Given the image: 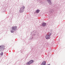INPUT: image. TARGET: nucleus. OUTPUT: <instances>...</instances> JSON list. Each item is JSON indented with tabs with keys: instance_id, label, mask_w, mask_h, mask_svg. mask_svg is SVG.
Returning a JSON list of instances; mask_svg holds the SVG:
<instances>
[{
	"instance_id": "1",
	"label": "nucleus",
	"mask_w": 65,
	"mask_h": 65,
	"mask_svg": "<svg viewBox=\"0 0 65 65\" xmlns=\"http://www.w3.org/2000/svg\"><path fill=\"white\" fill-rule=\"evenodd\" d=\"M17 26H16L12 27L11 28L12 30H11V33H13L14 31H15V30H17Z\"/></svg>"
},
{
	"instance_id": "2",
	"label": "nucleus",
	"mask_w": 65,
	"mask_h": 65,
	"mask_svg": "<svg viewBox=\"0 0 65 65\" xmlns=\"http://www.w3.org/2000/svg\"><path fill=\"white\" fill-rule=\"evenodd\" d=\"M52 35V33H48L46 36L45 38L46 39H48L50 38V36L51 35Z\"/></svg>"
},
{
	"instance_id": "3",
	"label": "nucleus",
	"mask_w": 65,
	"mask_h": 65,
	"mask_svg": "<svg viewBox=\"0 0 65 65\" xmlns=\"http://www.w3.org/2000/svg\"><path fill=\"white\" fill-rule=\"evenodd\" d=\"M34 62V61L33 60H31L30 61H29V62H28L27 63V65H30L31 64H32V63H33Z\"/></svg>"
},
{
	"instance_id": "4",
	"label": "nucleus",
	"mask_w": 65,
	"mask_h": 65,
	"mask_svg": "<svg viewBox=\"0 0 65 65\" xmlns=\"http://www.w3.org/2000/svg\"><path fill=\"white\" fill-rule=\"evenodd\" d=\"M46 62L45 61H43L41 64V65H46Z\"/></svg>"
},
{
	"instance_id": "5",
	"label": "nucleus",
	"mask_w": 65,
	"mask_h": 65,
	"mask_svg": "<svg viewBox=\"0 0 65 65\" xmlns=\"http://www.w3.org/2000/svg\"><path fill=\"white\" fill-rule=\"evenodd\" d=\"M3 48H4V47L3 46L0 47V50H1V51H2L3 50Z\"/></svg>"
},
{
	"instance_id": "6",
	"label": "nucleus",
	"mask_w": 65,
	"mask_h": 65,
	"mask_svg": "<svg viewBox=\"0 0 65 65\" xmlns=\"http://www.w3.org/2000/svg\"><path fill=\"white\" fill-rule=\"evenodd\" d=\"M42 26L44 27V26H46V23H43L42 24Z\"/></svg>"
},
{
	"instance_id": "7",
	"label": "nucleus",
	"mask_w": 65,
	"mask_h": 65,
	"mask_svg": "<svg viewBox=\"0 0 65 65\" xmlns=\"http://www.w3.org/2000/svg\"><path fill=\"white\" fill-rule=\"evenodd\" d=\"M47 1L48 2V3L50 4H51V1L50 0H47Z\"/></svg>"
},
{
	"instance_id": "8",
	"label": "nucleus",
	"mask_w": 65,
	"mask_h": 65,
	"mask_svg": "<svg viewBox=\"0 0 65 65\" xmlns=\"http://www.w3.org/2000/svg\"><path fill=\"white\" fill-rule=\"evenodd\" d=\"M24 11V10L21 9L20 10V11H21V12H23Z\"/></svg>"
},
{
	"instance_id": "9",
	"label": "nucleus",
	"mask_w": 65,
	"mask_h": 65,
	"mask_svg": "<svg viewBox=\"0 0 65 65\" xmlns=\"http://www.w3.org/2000/svg\"><path fill=\"white\" fill-rule=\"evenodd\" d=\"M39 11H40V10H37L36 11V12L37 13H38L39 12Z\"/></svg>"
},
{
	"instance_id": "10",
	"label": "nucleus",
	"mask_w": 65,
	"mask_h": 65,
	"mask_svg": "<svg viewBox=\"0 0 65 65\" xmlns=\"http://www.w3.org/2000/svg\"><path fill=\"white\" fill-rule=\"evenodd\" d=\"M3 55V53L2 52L1 53V56H2V55Z\"/></svg>"
},
{
	"instance_id": "11",
	"label": "nucleus",
	"mask_w": 65,
	"mask_h": 65,
	"mask_svg": "<svg viewBox=\"0 0 65 65\" xmlns=\"http://www.w3.org/2000/svg\"><path fill=\"white\" fill-rule=\"evenodd\" d=\"M22 8L23 9H24V8H25V7H24V6H23V7H22Z\"/></svg>"
}]
</instances>
